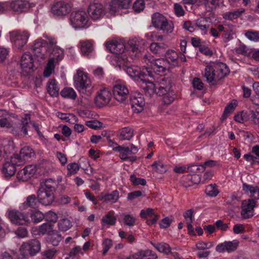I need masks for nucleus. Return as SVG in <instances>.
<instances>
[{
	"instance_id": "1",
	"label": "nucleus",
	"mask_w": 259,
	"mask_h": 259,
	"mask_svg": "<svg viewBox=\"0 0 259 259\" xmlns=\"http://www.w3.org/2000/svg\"><path fill=\"white\" fill-rule=\"evenodd\" d=\"M128 44L129 49H125L124 44L121 39L106 42L107 49L114 54L111 57L110 62L115 67L121 68L122 65L136 59L145 45V41L140 38H134L130 39Z\"/></svg>"
},
{
	"instance_id": "2",
	"label": "nucleus",
	"mask_w": 259,
	"mask_h": 259,
	"mask_svg": "<svg viewBox=\"0 0 259 259\" xmlns=\"http://www.w3.org/2000/svg\"><path fill=\"white\" fill-rule=\"evenodd\" d=\"M229 73V69L226 64L213 62L206 65L202 75L207 82L215 85Z\"/></svg>"
},
{
	"instance_id": "3",
	"label": "nucleus",
	"mask_w": 259,
	"mask_h": 259,
	"mask_svg": "<svg viewBox=\"0 0 259 259\" xmlns=\"http://www.w3.org/2000/svg\"><path fill=\"white\" fill-rule=\"evenodd\" d=\"M58 182L52 179H47L40 184L37 192L39 202L44 205H48L54 200V193Z\"/></svg>"
},
{
	"instance_id": "4",
	"label": "nucleus",
	"mask_w": 259,
	"mask_h": 259,
	"mask_svg": "<svg viewBox=\"0 0 259 259\" xmlns=\"http://www.w3.org/2000/svg\"><path fill=\"white\" fill-rule=\"evenodd\" d=\"M143 60L148 65L146 68L155 73H164L169 68L168 62L163 58L155 59L153 57L149 54H146L143 57Z\"/></svg>"
},
{
	"instance_id": "5",
	"label": "nucleus",
	"mask_w": 259,
	"mask_h": 259,
	"mask_svg": "<svg viewBox=\"0 0 259 259\" xmlns=\"http://www.w3.org/2000/svg\"><path fill=\"white\" fill-rule=\"evenodd\" d=\"M74 84L77 90L81 93L88 92L90 94L93 87L88 74L83 71L78 70L74 76Z\"/></svg>"
},
{
	"instance_id": "6",
	"label": "nucleus",
	"mask_w": 259,
	"mask_h": 259,
	"mask_svg": "<svg viewBox=\"0 0 259 259\" xmlns=\"http://www.w3.org/2000/svg\"><path fill=\"white\" fill-rule=\"evenodd\" d=\"M127 62L125 65H122L121 68L119 69H123L130 76L138 81L139 83L141 81V79H143L146 76L154 77V74L146 67L141 69L137 66H127Z\"/></svg>"
},
{
	"instance_id": "7",
	"label": "nucleus",
	"mask_w": 259,
	"mask_h": 259,
	"mask_svg": "<svg viewBox=\"0 0 259 259\" xmlns=\"http://www.w3.org/2000/svg\"><path fill=\"white\" fill-rule=\"evenodd\" d=\"M152 23L154 27L166 33H171L174 30L172 22L168 21L165 17L159 13L153 14Z\"/></svg>"
},
{
	"instance_id": "8",
	"label": "nucleus",
	"mask_w": 259,
	"mask_h": 259,
	"mask_svg": "<svg viewBox=\"0 0 259 259\" xmlns=\"http://www.w3.org/2000/svg\"><path fill=\"white\" fill-rule=\"evenodd\" d=\"M30 122L29 114H25L22 118L21 123L13 122L11 133L15 136L22 138L28 134V124Z\"/></svg>"
},
{
	"instance_id": "9",
	"label": "nucleus",
	"mask_w": 259,
	"mask_h": 259,
	"mask_svg": "<svg viewBox=\"0 0 259 259\" xmlns=\"http://www.w3.org/2000/svg\"><path fill=\"white\" fill-rule=\"evenodd\" d=\"M71 26L75 29L83 28L88 26V18L84 11H74L70 17Z\"/></svg>"
},
{
	"instance_id": "10",
	"label": "nucleus",
	"mask_w": 259,
	"mask_h": 259,
	"mask_svg": "<svg viewBox=\"0 0 259 259\" xmlns=\"http://www.w3.org/2000/svg\"><path fill=\"white\" fill-rule=\"evenodd\" d=\"M7 215L11 222L16 225H25L30 223V220L27 213L15 209H8Z\"/></svg>"
},
{
	"instance_id": "11",
	"label": "nucleus",
	"mask_w": 259,
	"mask_h": 259,
	"mask_svg": "<svg viewBox=\"0 0 259 259\" xmlns=\"http://www.w3.org/2000/svg\"><path fill=\"white\" fill-rule=\"evenodd\" d=\"M10 39L14 46L18 49H21L27 42L30 36L26 31L14 30L10 32Z\"/></svg>"
},
{
	"instance_id": "12",
	"label": "nucleus",
	"mask_w": 259,
	"mask_h": 259,
	"mask_svg": "<svg viewBox=\"0 0 259 259\" xmlns=\"http://www.w3.org/2000/svg\"><path fill=\"white\" fill-rule=\"evenodd\" d=\"M40 250V243L36 239H32L23 243L21 246L20 251L24 256L34 255Z\"/></svg>"
},
{
	"instance_id": "13",
	"label": "nucleus",
	"mask_w": 259,
	"mask_h": 259,
	"mask_svg": "<svg viewBox=\"0 0 259 259\" xmlns=\"http://www.w3.org/2000/svg\"><path fill=\"white\" fill-rule=\"evenodd\" d=\"M113 94L116 100L123 103L128 98L129 91L123 82H117L113 88Z\"/></svg>"
},
{
	"instance_id": "14",
	"label": "nucleus",
	"mask_w": 259,
	"mask_h": 259,
	"mask_svg": "<svg viewBox=\"0 0 259 259\" xmlns=\"http://www.w3.org/2000/svg\"><path fill=\"white\" fill-rule=\"evenodd\" d=\"M78 47L82 56L89 59L95 56V43L92 40H81L79 41Z\"/></svg>"
},
{
	"instance_id": "15",
	"label": "nucleus",
	"mask_w": 259,
	"mask_h": 259,
	"mask_svg": "<svg viewBox=\"0 0 259 259\" xmlns=\"http://www.w3.org/2000/svg\"><path fill=\"white\" fill-rule=\"evenodd\" d=\"M131 3L132 0H112L109 6V13L111 15L120 14L121 10L130 7Z\"/></svg>"
},
{
	"instance_id": "16",
	"label": "nucleus",
	"mask_w": 259,
	"mask_h": 259,
	"mask_svg": "<svg viewBox=\"0 0 259 259\" xmlns=\"http://www.w3.org/2000/svg\"><path fill=\"white\" fill-rule=\"evenodd\" d=\"M8 9L10 8L15 12L21 13L26 12L29 8L34 6L33 3H30L27 0H15L11 2H8Z\"/></svg>"
},
{
	"instance_id": "17",
	"label": "nucleus",
	"mask_w": 259,
	"mask_h": 259,
	"mask_svg": "<svg viewBox=\"0 0 259 259\" xmlns=\"http://www.w3.org/2000/svg\"><path fill=\"white\" fill-rule=\"evenodd\" d=\"M71 11L70 4L63 1L56 3L52 7L51 12L54 15L63 16L68 14Z\"/></svg>"
},
{
	"instance_id": "18",
	"label": "nucleus",
	"mask_w": 259,
	"mask_h": 259,
	"mask_svg": "<svg viewBox=\"0 0 259 259\" xmlns=\"http://www.w3.org/2000/svg\"><path fill=\"white\" fill-rule=\"evenodd\" d=\"M112 94L107 89L104 88L100 90L97 93L94 100L96 105L101 107L107 105L110 101Z\"/></svg>"
},
{
	"instance_id": "19",
	"label": "nucleus",
	"mask_w": 259,
	"mask_h": 259,
	"mask_svg": "<svg viewBox=\"0 0 259 259\" xmlns=\"http://www.w3.org/2000/svg\"><path fill=\"white\" fill-rule=\"evenodd\" d=\"M131 106L135 112L140 113L143 109L145 106V101L143 96L138 92H135L131 98Z\"/></svg>"
},
{
	"instance_id": "20",
	"label": "nucleus",
	"mask_w": 259,
	"mask_h": 259,
	"mask_svg": "<svg viewBox=\"0 0 259 259\" xmlns=\"http://www.w3.org/2000/svg\"><path fill=\"white\" fill-rule=\"evenodd\" d=\"M256 202L253 199L242 201L241 215L244 219L249 218L253 215L254 207Z\"/></svg>"
},
{
	"instance_id": "21",
	"label": "nucleus",
	"mask_w": 259,
	"mask_h": 259,
	"mask_svg": "<svg viewBox=\"0 0 259 259\" xmlns=\"http://www.w3.org/2000/svg\"><path fill=\"white\" fill-rule=\"evenodd\" d=\"M88 13L92 20H97L105 15V9L101 4H92L89 7Z\"/></svg>"
},
{
	"instance_id": "22",
	"label": "nucleus",
	"mask_w": 259,
	"mask_h": 259,
	"mask_svg": "<svg viewBox=\"0 0 259 259\" xmlns=\"http://www.w3.org/2000/svg\"><path fill=\"white\" fill-rule=\"evenodd\" d=\"M36 171V166L34 165H28L19 171L17 178L19 181H27Z\"/></svg>"
},
{
	"instance_id": "23",
	"label": "nucleus",
	"mask_w": 259,
	"mask_h": 259,
	"mask_svg": "<svg viewBox=\"0 0 259 259\" xmlns=\"http://www.w3.org/2000/svg\"><path fill=\"white\" fill-rule=\"evenodd\" d=\"M157 89L156 94L163 96V102L165 104H170L174 101L176 95L171 89H166L165 88L161 87H157Z\"/></svg>"
},
{
	"instance_id": "24",
	"label": "nucleus",
	"mask_w": 259,
	"mask_h": 259,
	"mask_svg": "<svg viewBox=\"0 0 259 259\" xmlns=\"http://www.w3.org/2000/svg\"><path fill=\"white\" fill-rule=\"evenodd\" d=\"M20 66L24 71L29 72L32 70L34 66L33 59L32 55L28 52L24 53L20 60Z\"/></svg>"
},
{
	"instance_id": "25",
	"label": "nucleus",
	"mask_w": 259,
	"mask_h": 259,
	"mask_svg": "<svg viewBox=\"0 0 259 259\" xmlns=\"http://www.w3.org/2000/svg\"><path fill=\"white\" fill-rule=\"evenodd\" d=\"M139 83L146 95L151 96L154 94H156L157 91L156 82L154 83L152 81L147 80L144 78L141 79Z\"/></svg>"
},
{
	"instance_id": "26",
	"label": "nucleus",
	"mask_w": 259,
	"mask_h": 259,
	"mask_svg": "<svg viewBox=\"0 0 259 259\" xmlns=\"http://www.w3.org/2000/svg\"><path fill=\"white\" fill-rule=\"evenodd\" d=\"M99 199L105 203H114L119 199V192L117 190L113 191L110 194L101 193L99 196Z\"/></svg>"
},
{
	"instance_id": "27",
	"label": "nucleus",
	"mask_w": 259,
	"mask_h": 259,
	"mask_svg": "<svg viewBox=\"0 0 259 259\" xmlns=\"http://www.w3.org/2000/svg\"><path fill=\"white\" fill-rule=\"evenodd\" d=\"M134 135V130L129 126L121 128L117 133V137L121 141L130 140L133 137Z\"/></svg>"
},
{
	"instance_id": "28",
	"label": "nucleus",
	"mask_w": 259,
	"mask_h": 259,
	"mask_svg": "<svg viewBox=\"0 0 259 259\" xmlns=\"http://www.w3.org/2000/svg\"><path fill=\"white\" fill-rule=\"evenodd\" d=\"M200 180L199 175H187L181 178V183L186 187L191 186L193 184H197Z\"/></svg>"
},
{
	"instance_id": "29",
	"label": "nucleus",
	"mask_w": 259,
	"mask_h": 259,
	"mask_svg": "<svg viewBox=\"0 0 259 259\" xmlns=\"http://www.w3.org/2000/svg\"><path fill=\"white\" fill-rule=\"evenodd\" d=\"M210 24L205 18H201L196 20L195 26L202 35H206L209 29Z\"/></svg>"
},
{
	"instance_id": "30",
	"label": "nucleus",
	"mask_w": 259,
	"mask_h": 259,
	"mask_svg": "<svg viewBox=\"0 0 259 259\" xmlns=\"http://www.w3.org/2000/svg\"><path fill=\"white\" fill-rule=\"evenodd\" d=\"M151 244L160 252H162L166 255L171 254L175 257L178 255L177 253L171 251V248L167 243L162 242L155 244L151 242Z\"/></svg>"
},
{
	"instance_id": "31",
	"label": "nucleus",
	"mask_w": 259,
	"mask_h": 259,
	"mask_svg": "<svg viewBox=\"0 0 259 259\" xmlns=\"http://www.w3.org/2000/svg\"><path fill=\"white\" fill-rule=\"evenodd\" d=\"M2 170L5 177H10L16 172V165L11 160L7 161L4 164Z\"/></svg>"
},
{
	"instance_id": "32",
	"label": "nucleus",
	"mask_w": 259,
	"mask_h": 259,
	"mask_svg": "<svg viewBox=\"0 0 259 259\" xmlns=\"http://www.w3.org/2000/svg\"><path fill=\"white\" fill-rule=\"evenodd\" d=\"M167 49V46L163 42H153L150 46V51L159 56L165 54Z\"/></svg>"
},
{
	"instance_id": "33",
	"label": "nucleus",
	"mask_w": 259,
	"mask_h": 259,
	"mask_svg": "<svg viewBox=\"0 0 259 259\" xmlns=\"http://www.w3.org/2000/svg\"><path fill=\"white\" fill-rule=\"evenodd\" d=\"M243 190L247 194H249L250 197L255 199H259V187L253 186L246 183H243L242 185Z\"/></svg>"
},
{
	"instance_id": "34",
	"label": "nucleus",
	"mask_w": 259,
	"mask_h": 259,
	"mask_svg": "<svg viewBox=\"0 0 259 259\" xmlns=\"http://www.w3.org/2000/svg\"><path fill=\"white\" fill-rule=\"evenodd\" d=\"M38 206V200L35 195L32 194L26 197L25 201L21 204V208L26 209L29 207L35 208Z\"/></svg>"
},
{
	"instance_id": "35",
	"label": "nucleus",
	"mask_w": 259,
	"mask_h": 259,
	"mask_svg": "<svg viewBox=\"0 0 259 259\" xmlns=\"http://www.w3.org/2000/svg\"><path fill=\"white\" fill-rule=\"evenodd\" d=\"M47 91L51 96L57 97L59 95V88L56 80L54 79H51L47 83Z\"/></svg>"
},
{
	"instance_id": "36",
	"label": "nucleus",
	"mask_w": 259,
	"mask_h": 259,
	"mask_svg": "<svg viewBox=\"0 0 259 259\" xmlns=\"http://www.w3.org/2000/svg\"><path fill=\"white\" fill-rule=\"evenodd\" d=\"M61 239V235L56 231H52L49 233L47 238V242L53 246H57Z\"/></svg>"
},
{
	"instance_id": "37",
	"label": "nucleus",
	"mask_w": 259,
	"mask_h": 259,
	"mask_svg": "<svg viewBox=\"0 0 259 259\" xmlns=\"http://www.w3.org/2000/svg\"><path fill=\"white\" fill-rule=\"evenodd\" d=\"M245 12L244 8H241L237 10L231 12H227L223 14V17L225 20H232L241 16Z\"/></svg>"
},
{
	"instance_id": "38",
	"label": "nucleus",
	"mask_w": 259,
	"mask_h": 259,
	"mask_svg": "<svg viewBox=\"0 0 259 259\" xmlns=\"http://www.w3.org/2000/svg\"><path fill=\"white\" fill-rule=\"evenodd\" d=\"M112 149L118 152L119 153V157L123 160H126L128 158V155H131L128 146H117L113 147Z\"/></svg>"
},
{
	"instance_id": "39",
	"label": "nucleus",
	"mask_w": 259,
	"mask_h": 259,
	"mask_svg": "<svg viewBox=\"0 0 259 259\" xmlns=\"http://www.w3.org/2000/svg\"><path fill=\"white\" fill-rule=\"evenodd\" d=\"M166 60L168 62V65L172 63L174 65H178V59L179 58L177 53L172 50H168L165 53Z\"/></svg>"
},
{
	"instance_id": "40",
	"label": "nucleus",
	"mask_w": 259,
	"mask_h": 259,
	"mask_svg": "<svg viewBox=\"0 0 259 259\" xmlns=\"http://www.w3.org/2000/svg\"><path fill=\"white\" fill-rule=\"evenodd\" d=\"M247 112V121L255 124H259V111L257 110H249Z\"/></svg>"
},
{
	"instance_id": "41",
	"label": "nucleus",
	"mask_w": 259,
	"mask_h": 259,
	"mask_svg": "<svg viewBox=\"0 0 259 259\" xmlns=\"http://www.w3.org/2000/svg\"><path fill=\"white\" fill-rule=\"evenodd\" d=\"M72 223L68 219L60 220L58 223V227L60 231L65 232L72 227Z\"/></svg>"
},
{
	"instance_id": "42",
	"label": "nucleus",
	"mask_w": 259,
	"mask_h": 259,
	"mask_svg": "<svg viewBox=\"0 0 259 259\" xmlns=\"http://www.w3.org/2000/svg\"><path fill=\"white\" fill-rule=\"evenodd\" d=\"M61 95L66 98H69L74 100L76 98V93L75 91L71 88H65L61 92Z\"/></svg>"
},
{
	"instance_id": "43",
	"label": "nucleus",
	"mask_w": 259,
	"mask_h": 259,
	"mask_svg": "<svg viewBox=\"0 0 259 259\" xmlns=\"http://www.w3.org/2000/svg\"><path fill=\"white\" fill-rule=\"evenodd\" d=\"M52 55L53 57L51 58H54V60H56L57 61H59L64 57V51L59 47L55 46L53 49Z\"/></svg>"
},
{
	"instance_id": "44",
	"label": "nucleus",
	"mask_w": 259,
	"mask_h": 259,
	"mask_svg": "<svg viewBox=\"0 0 259 259\" xmlns=\"http://www.w3.org/2000/svg\"><path fill=\"white\" fill-rule=\"evenodd\" d=\"M245 36L250 41L259 42V31L248 30L244 32Z\"/></svg>"
},
{
	"instance_id": "45",
	"label": "nucleus",
	"mask_w": 259,
	"mask_h": 259,
	"mask_svg": "<svg viewBox=\"0 0 259 259\" xmlns=\"http://www.w3.org/2000/svg\"><path fill=\"white\" fill-rule=\"evenodd\" d=\"M38 235H44L48 233H50L52 231V226L49 223H44L39 226L38 228H35Z\"/></svg>"
},
{
	"instance_id": "46",
	"label": "nucleus",
	"mask_w": 259,
	"mask_h": 259,
	"mask_svg": "<svg viewBox=\"0 0 259 259\" xmlns=\"http://www.w3.org/2000/svg\"><path fill=\"white\" fill-rule=\"evenodd\" d=\"M30 217L34 223H39L45 219V214L39 210L31 211Z\"/></svg>"
},
{
	"instance_id": "47",
	"label": "nucleus",
	"mask_w": 259,
	"mask_h": 259,
	"mask_svg": "<svg viewBox=\"0 0 259 259\" xmlns=\"http://www.w3.org/2000/svg\"><path fill=\"white\" fill-rule=\"evenodd\" d=\"M4 152L6 154H10L13 152L14 150V145L13 141L11 140H5L3 142Z\"/></svg>"
},
{
	"instance_id": "48",
	"label": "nucleus",
	"mask_w": 259,
	"mask_h": 259,
	"mask_svg": "<svg viewBox=\"0 0 259 259\" xmlns=\"http://www.w3.org/2000/svg\"><path fill=\"white\" fill-rule=\"evenodd\" d=\"M55 69L54 58H50L46 66L44 71V76L46 77H49Z\"/></svg>"
},
{
	"instance_id": "49",
	"label": "nucleus",
	"mask_w": 259,
	"mask_h": 259,
	"mask_svg": "<svg viewBox=\"0 0 259 259\" xmlns=\"http://www.w3.org/2000/svg\"><path fill=\"white\" fill-rule=\"evenodd\" d=\"M20 153L26 161H28L34 155L33 150L28 146L22 148L20 151Z\"/></svg>"
},
{
	"instance_id": "50",
	"label": "nucleus",
	"mask_w": 259,
	"mask_h": 259,
	"mask_svg": "<svg viewBox=\"0 0 259 259\" xmlns=\"http://www.w3.org/2000/svg\"><path fill=\"white\" fill-rule=\"evenodd\" d=\"M151 166L153 169L160 173H164L167 170V166L160 161L154 162Z\"/></svg>"
},
{
	"instance_id": "51",
	"label": "nucleus",
	"mask_w": 259,
	"mask_h": 259,
	"mask_svg": "<svg viewBox=\"0 0 259 259\" xmlns=\"http://www.w3.org/2000/svg\"><path fill=\"white\" fill-rule=\"evenodd\" d=\"M157 87H161V88H165L166 89H171V81L168 78L162 77L156 81Z\"/></svg>"
},
{
	"instance_id": "52",
	"label": "nucleus",
	"mask_w": 259,
	"mask_h": 259,
	"mask_svg": "<svg viewBox=\"0 0 259 259\" xmlns=\"http://www.w3.org/2000/svg\"><path fill=\"white\" fill-rule=\"evenodd\" d=\"M214 246L212 242H204L199 241L195 245V249L197 250H205L209 249Z\"/></svg>"
},
{
	"instance_id": "53",
	"label": "nucleus",
	"mask_w": 259,
	"mask_h": 259,
	"mask_svg": "<svg viewBox=\"0 0 259 259\" xmlns=\"http://www.w3.org/2000/svg\"><path fill=\"white\" fill-rule=\"evenodd\" d=\"M116 221V217L111 215L110 213L105 215L102 219V223L108 225H113L115 224Z\"/></svg>"
},
{
	"instance_id": "54",
	"label": "nucleus",
	"mask_w": 259,
	"mask_h": 259,
	"mask_svg": "<svg viewBox=\"0 0 259 259\" xmlns=\"http://www.w3.org/2000/svg\"><path fill=\"white\" fill-rule=\"evenodd\" d=\"M10 160L16 165H22L26 161L24 158H23V157L20 153L19 154H14L11 157Z\"/></svg>"
},
{
	"instance_id": "55",
	"label": "nucleus",
	"mask_w": 259,
	"mask_h": 259,
	"mask_svg": "<svg viewBox=\"0 0 259 259\" xmlns=\"http://www.w3.org/2000/svg\"><path fill=\"white\" fill-rule=\"evenodd\" d=\"M222 3V0H204V4L205 7L210 9H213Z\"/></svg>"
},
{
	"instance_id": "56",
	"label": "nucleus",
	"mask_w": 259,
	"mask_h": 259,
	"mask_svg": "<svg viewBox=\"0 0 259 259\" xmlns=\"http://www.w3.org/2000/svg\"><path fill=\"white\" fill-rule=\"evenodd\" d=\"M188 171L192 172H203L205 169L203 163L199 165H192L187 168Z\"/></svg>"
},
{
	"instance_id": "57",
	"label": "nucleus",
	"mask_w": 259,
	"mask_h": 259,
	"mask_svg": "<svg viewBox=\"0 0 259 259\" xmlns=\"http://www.w3.org/2000/svg\"><path fill=\"white\" fill-rule=\"evenodd\" d=\"M144 8L145 3L143 0H136L133 6L134 10L137 13L143 11Z\"/></svg>"
},
{
	"instance_id": "58",
	"label": "nucleus",
	"mask_w": 259,
	"mask_h": 259,
	"mask_svg": "<svg viewBox=\"0 0 259 259\" xmlns=\"http://www.w3.org/2000/svg\"><path fill=\"white\" fill-rule=\"evenodd\" d=\"M227 251L228 252L234 251L238 245V242L237 240L232 241H225Z\"/></svg>"
},
{
	"instance_id": "59",
	"label": "nucleus",
	"mask_w": 259,
	"mask_h": 259,
	"mask_svg": "<svg viewBox=\"0 0 259 259\" xmlns=\"http://www.w3.org/2000/svg\"><path fill=\"white\" fill-rule=\"evenodd\" d=\"M236 106L237 103L235 102L229 104L224 110V113L222 116L223 119H226L228 114L233 112Z\"/></svg>"
},
{
	"instance_id": "60",
	"label": "nucleus",
	"mask_w": 259,
	"mask_h": 259,
	"mask_svg": "<svg viewBox=\"0 0 259 259\" xmlns=\"http://www.w3.org/2000/svg\"><path fill=\"white\" fill-rule=\"evenodd\" d=\"M130 181L134 185H141L145 186L146 184L145 179L137 178L135 175H132L130 177Z\"/></svg>"
},
{
	"instance_id": "61",
	"label": "nucleus",
	"mask_w": 259,
	"mask_h": 259,
	"mask_svg": "<svg viewBox=\"0 0 259 259\" xmlns=\"http://www.w3.org/2000/svg\"><path fill=\"white\" fill-rule=\"evenodd\" d=\"M123 222L126 225L128 226H133L135 223V218L132 215L129 214H123Z\"/></svg>"
},
{
	"instance_id": "62",
	"label": "nucleus",
	"mask_w": 259,
	"mask_h": 259,
	"mask_svg": "<svg viewBox=\"0 0 259 259\" xmlns=\"http://www.w3.org/2000/svg\"><path fill=\"white\" fill-rule=\"evenodd\" d=\"M205 193L209 196L214 197L217 195L219 192L214 186L209 185L206 187L205 189Z\"/></svg>"
},
{
	"instance_id": "63",
	"label": "nucleus",
	"mask_w": 259,
	"mask_h": 259,
	"mask_svg": "<svg viewBox=\"0 0 259 259\" xmlns=\"http://www.w3.org/2000/svg\"><path fill=\"white\" fill-rule=\"evenodd\" d=\"M45 218L48 222L55 223L57 221L58 216L55 212L49 211L45 214Z\"/></svg>"
},
{
	"instance_id": "64",
	"label": "nucleus",
	"mask_w": 259,
	"mask_h": 259,
	"mask_svg": "<svg viewBox=\"0 0 259 259\" xmlns=\"http://www.w3.org/2000/svg\"><path fill=\"white\" fill-rule=\"evenodd\" d=\"M85 124L88 127L95 130L98 129L102 126V123L96 120L87 121L85 122Z\"/></svg>"
}]
</instances>
